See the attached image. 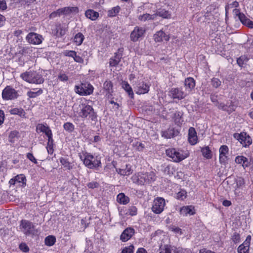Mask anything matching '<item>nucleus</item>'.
Returning <instances> with one entry per match:
<instances>
[{"label": "nucleus", "mask_w": 253, "mask_h": 253, "mask_svg": "<svg viewBox=\"0 0 253 253\" xmlns=\"http://www.w3.org/2000/svg\"><path fill=\"white\" fill-rule=\"evenodd\" d=\"M73 110L79 117L83 119H88L95 121L97 119L96 113L93 107L87 104L82 103L79 105H74Z\"/></svg>", "instance_id": "obj_1"}, {"label": "nucleus", "mask_w": 253, "mask_h": 253, "mask_svg": "<svg viewBox=\"0 0 253 253\" xmlns=\"http://www.w3.org/2000/svg\"><path fill=\"white\" fill-rule=\"evenodd\" d=\"M79 156L84 166L89 169L97 170L101 167V161L97 156L86 152L79 153Z\"/></svg>", "instance_id": "obj_2"}, {"label": "nucleus", "mask_w": 253, "mask_h": 253, "mask_svg": "<svg viewBox=\"0 0 253 253\" xmlns=\"http://www.w3.org/2000/svg\"><path fill=\"white\" fill-rule=\"evenodd\" d=\"M156 178V174L153 171L145 173L138 172L133 174L131 178L133 183L140 185L154 182Z\"/></svg>", "instance_id": "obj_3"}, {"label": "nucleus", "mask_w": 253, "mask_h": 253, "mask_svg": "<svg viewBox=\"0 0 253 253\" xmlns=\"http://www.w3.org/2000/svg\"><path fill=\"white\" fill-rule=\"evenodd\" d=\"M20 77L24 81L32 84H41L44 79L42 75L36 71L26 72L21 74Z\"/></svg>", "instance_id": "obj_4"}, {"label": "nucleus", "mask_w": 253, "mask_h": 253, "mask_svg": "<svg viewBox=\"0 0 253 253\" xmlns=\"http://www.w3.org/2000/svg\"><path fill=\"white\" fill-rule=\"evenodd\" d=\"M167 155L171 158L174 162H180L187 158L189 156L188 153L184 152L183 151H177L174 148L167 149L166 151Z\"/></svg>", "instance_id": "obj_5"}, {"label": "nucleus", "mask_w": 253, "mask_h": 253, "mask_svg": "<svg viewBox=\"0 0 253 253\" xmlns=\"http://www.w3.org/2000/svg\"><path fill=\"white\" fill-rule=\"evenodd\" d=\"M20 229L26 235H35L37 233L34 224L27 220H22L21 221Z\"/></svg>", "instance_id": "obj_6"}, {"label": "nucleus", "mask_w": 253, "mask_h": 253, "mask_svg": "<svg viewBox=\"0 0 253 253\" xmlns=\"http://www.w3.org/2000/svg\"><path fill=\"white\" fill-rule=\"evenodd\" d=\"M17 91L10 85H7L2 92V98L4 100H13L18 97Z\"/></svg>", "instance_id": "obj_7"}, {"label": "nucleus", "mask_w": 253, "mask_h": 253, "mask_svg": "<svg viewBox=\"0 0 253 253\" xmlns=\"http://www.w3.org/2000/svg\"><path fill=\"white\" fill-rule=\"evenodd\" d=\"M233 136L236 139L240 142L243 147H248L252 143L251 137L246 132L235 133Z\"/></svg>", "instance_id": "obj_8"}, {"label": "nucleus", "mask_w": 253, "mask_h": 253, "mask_svg": "<svg viewBox=\"0 0 253 253\" xmlns=\"http://www.w3.org/2000/svg\"><path fill=\"white\" fill-rule=\"evenodd\" d=\"M75 91L81 95H88L92 93L93 87L89 84H82L75 86Z\"/></svg>", "instance_id": "obj_9"}, {"label": "nucleus", "mask_w": 253, "mask_h": 253, "mask_svg": "<svg viewBox=\"0 0 253 253\" xmlns=\"http://www.w3.org/2000/svg\"><path fill=\"white\" fill-rule=\"evenodd\" d=\"M165 205V200L164 198H157L153 201L152 210L154 213L160 214L164 211Z\"/></svg>", "instance_id": "obj_10"}, {"label": "nucleus", "mask_w": 253, "mask_h": 253, "mask_svg": "<svg viewBox=\"0 0 253 253\" xmlns=\"http://www.w3.org/2000/svg\"><path fill=\"white\" fill-rule=\"evenodd\" d=\"M26 40L30 44H40L42 42L43 38L40 34L31 32L27 35Z\"/></svg>", "instance_id": "obj_11"}, {"label": "nucleus", "mask_w": 253, "mask_h": 253, "mask_svg": "<svg viewBox=\"0 0 253 253\" xmlns=\"http://www.w3.org/2000/svg\"><path fill=\"white\" fill-rule=\"evenodd\" d=\"M186 95L187 93L179 88H172L169 91V96L173 99L182 100Z\"/></svg>", "instance_id": "obj_12"}, {"label": "nucleus", "mask_w": 253, "mask_h": 253, "mask_svg": "<svg viewBox=\"0 0 253 253\" xmlns=\"http://www.w3.org/2000/svg\"><path fill=\"white\" fill-rule=\"evenodd\" d=\"M145 32V30L143 28L135 27L130 34V40L134 42L137 41L139 38L143 36Z\"/></svg>", "instance_id": "obj_13"}, {"label": "nucleus", "mask_w": 253, "mask_h": 253, "mask_svg": "<svg viewBox=\"0 0 253 253\" xmlns=\"http://www.w3.org/2000/svg\"><path fill=\"white\" fill-rule=\"evenodd\" d=\"M251 238V235H248L247 237L246 240L238 247L237 249L238 253H249Z\"/></svg>", "instance_id": "obj_14"}, {"label": "nucleus", "mask_w": 253, "mask_h": 253, "mask_svg": "<svg viewBox=\"0 0 253 253\" xmlns=\"http://www.w3.org/2000/svg\"><path fill=\"white\" fill-rule=\"evenodd\" d=\"M123 48H119L118 52L115 53V56L110 60L109 64L111 67L116 66L120 62L122 57Z\"/></svg>", "instance_id": "obj_15"}, {"label": "nucleus", "mask_w": 253, "mask_h": 253, "mask_svg": "<svg viewBox=\"0 0 253 253\" xmlns=\"http://www.w3.org/2000/svg\"><path fill=\"white\" fill-rule=\"evenodd\" d=\"M150 85L144 82H141L137 84L135 89L136 93L142 94L148 93L149 91Z\"/></svg>", "instance_id": "obj_16"}, {"label": "nucleus", "mask_w": 253, "mask_h": 253, "mask_svg": "<svg viewBox=\"0 0 253 253\" xmlns=\"http://www.w3.org/2000/svg\"><path fill=\"white\" fill-rule=\"evenodd\" d=\"M134 234V230L133 228L129 227L126 228L122 233L120 236V239L123 242L128 241Z\"/></svg>", "instance_id": "obj_17"}, {"label": "nucleus", "mask_w": 253, "mask_h": 253, "mask_svg": "<svg viewBox=\"0 0 253 253\" xmlns=\"http://www.w3.org/2000/svg\"><path fill=\"white\" fill-rule=\"evenodd\" d=\"M229 151L228 147L226 145H222L219 149V161L221 164H224L227 161L226 154Z\"/></svg>", "instance_id": "obj_18"}, {"label": "nucleus", "mask_w": 253, "mask_h": 253, "mask_svg": "<svg viewBox=\"0 0 253 253\" xmlns=\"http://www.w3.org/2000/svg\"><path fill=\"white\" fill-rule=\"evenodd\" d=\"M197 135L195 129L191 127L188 130V141L190 144L194 145L197 142Z\"/></svg>", "instance_id": "obj_19"}, {"label": "nucleus", "mask_w": 253, "mask_h": 253, "mask_svg": "<svg viewBox=\"0 0 253 253\" xmlns=\"http://www.w3.org/2000/svg\"><path fill=\"white\" fill-rule=\"evenodd\" d=\"M180 214L183 216L194 215L195 213L194 207L192 206L182 207L180 210Z\"/></svg>", "instance_id": "obj_20"}, {"label": "nucleus", "mask_w": 253, "mask_h": 253, "mask_svg": "<svg viewBox=\"0 0 253 253\" xmlns=\"http://www.w3.org/2000/svg\"><path fill=\"white\" fill-rule=\"evenodd\" d=\"M169 36L166 35L162 30L157 32L154 35V39L156 42H161L164 40L166 41H168L169 40Z\"/></svg>", "instance_id": "obj_21"}, {"label": "nucleus", "mask_w": 253, "mask_h": 253, "mask_svg": "<svg viewBox=\"0 0 253 253\" xmlns=\"http://www.w3.org/2000/svg\"><path fill=\"white\" fill-rule=\"evenodd\" d=\"M116 171L122 175H129L132 172L131 167L130 165H126L125 167H122V168L116 169Z\"/></svg>", "instance_id": "obj_22"}, {"label": "nucleus", "mask_w": 253, "mask_h": 253, "mask_svg": "<svg viewBox=\"0 0 253 253\" xmlns=\"http://www.w3.org/2000/svg\"><path fill=\"white\" fill-rule=\"evenodd\" d=\"M184 85L186 91L189 93L195 86V80L192 78H187L185 80Z\"/></svg>", "instance_id": "obj_23"}, {"label": "nucleus", "mask_w": 253, "mask_h": 253, "mask_svg": "<svg viewBox=\"0 0 253 253\" xmlns=\"http://www.w3.org/2000/svg\"><path fill=\"white\" fill-rule=\"evenodd\" d=\"M159 253H183L182 249L175 247H167L165 249H161Z\"/></svg>", "instance_id": "obj_24"}, {"label": "nucleus", "mask_w": 253, "mask_h": 253, "mask_svg": "<svg viewBox=\"0 0 253 253\" xmlns=\"http://www.w3.org/2000/svg\"><path fill=\"white\" fill-rule=\"evenodd\" d=\"M235 161L238 164H241L242 167L245 169L249 167V163L248 159L243 156H238L236 157Z\"/></svg>", "instance_id": "obj_25"}, {"label": "nucleus", "mask_w": 253, "mask_h": 253, "mask_svg": "<svg viewBox=\"0 0 253 253\" xmlns=\"http://www.w3.org/2000/svg\"><path fill=\"white\" fill-rule=\"evenodd\" d=\"M36 131L38 132L39 131L40 132L44 133L46 135H47L49 133L52 132L49 126L42 124H39L37 125Z\"/></svg>", "instance_id": "obj_26"}, {"label": "nucleus", "mask_w": 253, "mask_h": 253, "mask_svg": "<svg viewBox=\"0 0 253 253\" xmlns=\"http://www.w3.org/2000/svg\"><path fill=\"white\" fill-rule=\"evenodd\" d=\"M117 200L121 204L126 205L129 202V198L124 193H121L117 195Z\"/></svg>", "instance_id": "obj_27"}, {"label": "nucleus", "mask_w": 253, "mask_h": 253, "mask_svg": "<svg viewBox=\"0 0 253 253\" xmlns=\"http://www.w3.org/2000/svg\"><path fill=\"white\" fill-rule=\"evenodd\" d=\"M85 16L92 20H96L99 16V13L92 9H88L85 11Z\"/></svg>", "instance_id": "obj_28"}, {"label": "nucleus", "mask_w": 253, "mask_h": 253, "mask_svg": "<svg viewBox=\"0 0 253 253\" xmlns=\"http://www.w3.org/2000/svg\"><path fill=\"white\" fill-rule=\"evenodd\" d=\"M9 113L12 115H18L21 117H25V112L24 110L20 108H14L9 110Z\"/></svg>", "instance_id": "obj_29"}, {"label": "nucleus", "mask_w": 253, "mask_h": 253, "mask_svg": "<svg viewBox=\"0 0 253 253\" xmlns=\"http://www.w3.org/2000/svg\"><path fill=\"white\" fill-rule=\"evenodd\" d=\"M60 163L64 166L67 169L70 170L72 169L73 166L71 163H70L68 160L66 158L61 157L59 159Z\"/></svg>", "instance_id": "obj_30"}, {"label": "nucleus", "mask_w": 253, "mask_h": 253, "mask_svg": "<svg viewBox=\"0 0 253 253\" xmlns=\"http://www.w3.org/2000/svg\"><path fill=\"white\" fill-rule=\"evenodd\" d=\"M245 184V182L244 179L242 177H238L236 180V185L235 186V190L237 191L239 189L242 188L243 186H244Z\"/></svg>", "instance_id": "obj_31"}, {"label": "nucleus", "mask_w": 253, "mask_h": 253, "mask_svg": "<svg viewBox=\"0 0 253 253\" xmlns=\"http://www.w3.org/2000/svg\"><path fill=\"white\" fill-rule=\"evenodd\" d=\"M84 40V36L81 33H78L74 37V41L77 45H81Z\"/></svg>", "instance_id": "obj_32"}, {"label": "nucleus", "mask_w": 253, "mask_h": 253, "mask_svg": "<svg viewBox=\"0 0 253 253\" xmlns=\"http://www.w3.org/2000/svg\"><path fill=\"white\" fill-rule=\"evenodd\" d=\"M63 14L68 15L72 12L77 13L78 8L77 7H65L63 8Z\"/></svg>", "instance_id": "obj_33"}, {"label": "nucleus", "mask_w": 253, "mask_h": 253, "mask_svg": "<svg viewBox=\"0 0 253 253\" xmlns=\"http://www.w3.org/2000/svg\"><path fill=\"white\" fill-rule=\"evenodd\" d=\"M44 242L46 245L52 246L55 244L56 238L54 236L49 235L45 238Z\"/></svg>", "instance_id": "obj_34"}, {"label": "nucleus", "mask_w": 253, "mask_h": 253, "mask_svg": "<svg viewBox=\"0 0 253 253\" xmlns=\"http://www.w3.org/2000/svg\"><path fill=\"white\" fill-rule=\"evenodd\" d=\"M201 152L204 157L207 159H211L212 157L211 152L208 146L202 148Z\"/></svg>", "instance_id": "obj_35"}, {"label": "nucleus", "mask_w": 253, "mask_h": 253, "mask_svg": "<svg viewBox=\"0 0 253 253\" xmlns=\"http://www.w3.org/2000/svg\"><path fill=\"white\" fill-rule=\"evenodd\" d=\"M33 49L32 47L25 46L23 47L20 50V52L22 55L30 56L33 53Z\"/></svg>", "instance_id": "obj_36"}, {"label": "nucleus", "mask_w": 253, "mask_h": 253, "mask_svg": "<svg viewBox=\"0 0 253 253\" xmlns=\"http://www.w3.org/2000/svg\"><path fill=\"white\" fill-rule=\"evenodd\" d=\"M123 87L128 93V95L130 96L131 98L133 97V92L132 89L127 83H124L123 84Z\"/></svg>", "instance_id": "obj_37"}, {"label": "nucleus", "mask_w": 253, "mask_h": 253, "mask_svg": "<svg viewBox=\"0 0 253 253\" xmlns=\"http://www.w3.org/2000/svg\"><path fill=\"white\" fill-rule=\"evenodd\" d=\"M249 60L248 58L246 55L241 56L237 60V64L240 66L243 67V65L247 63Z\"/></svg>", "instance_id": "obj_38"}, {"label": "nucleus", "mask_w": 253, "mask_h": 253, "mask_svg": "<svg viewBox=\"0 0 253 253\" xmlns=\"http://www.w3.org/2000/svg\"><path fill=\"white\" fill-rule=\"evenodd\" d=\"M120 7L119 6L112 8L108 11V15L110 17H114L120 11Z\"/></svg>", "instance_id": "obj_39"}, {"label": "nucleus", "mask_w": 253, "mask_h": 253, "mask_svg": "<svg viewBox=\"0 0 253 253\" xmlns=\"http://www.w3.org/2000/svg\"><path fill=\"white\" fill-rule=\"evenodd\" d=\"M157 15L164 18H168L170 17V14L168 11L165 9H160L156 13Z\"/></svg>", "instance_id": "obj_40"}, {"label": "nucleus", "mask_w": 253, "mask_h": 253, "mask_svg": "<svg viewBox=\"0 0 253 253\" xmlns=\"http://www.w3.org/2000/svg\"><path fill=\"white\" fill-rule=\"evenodd\" d=\"M155 15H150L149 14H144L139 16V19L141 21H146L150 19H154L155 18Z\"/></svg>", "instance_id": "obj_41"}, {"label": "nucleus", "mask_w": 253, "mask_h": 253, "mask_svg": "<svg viewBox=\"0 0 253 253\" xmlns=\"http://www.w3.org/2000/svg\"><path fill=\"white\" fill-rule=\"evenodd\" d=\"M132 146L139 151H142L145 147L143 143L138 141L133 142L132 143Z\"/></svg>", "instance_id": "obj_42"}, {"label": "nucleus", "mask_w": 253, "mask_h": 253, "mask_svg": "<svg viewBox=\"0 0 253 253\" xmlns=\"http://www.w3.org/2000/svg\"><path fill=\"white\" fill-rule=\"evenodd\" d=\"M19 137V132L17 130L11 131L9 134V139L10 142L14 141V138Z\"/></svg>", "instance_id": "obj_43"}, {"label": "nucleus", "mask_w": 253, "mask_h": 253, "mask_svg": "<svg viewBox=\"0 0 253 253\" xmlns=\"http://www.w3.org/2000/svg\"><path fill=\"white\" fill-rule=\"evenodd\" d=\"M56 36H62L64 35L66 33V28H62L60 27V25L56 26Z\"/></svg>", "instance_id": "obj_44"}, {"label": "nucleus", "mask_w": 253, "mask_h": 253, "mask_svg": "<svg viewBox=\"0 0 253 253\" xmlns=\"http://www.w3.org/2000/svg\"><path fill=\"white\" fill-rule=\"evenodd\" d=\"M240 21L242 22L243 24L244 25L247 26V24L248 21H250V19L248 18L243 13H239V17Z\"/></svg>", "instance_id": "obj_45"}, {"label": "nucleus", "mask_w": 253, "mask_h": 253, "mask_svg": "<svg viewBox=\"0 0 253 253\" xmlns=\"http://www.w3.org/2000/svg\"><path fill=\"white\" fill-rule=\"evenodd\" d=\"M63 127L65 130L69 132H72L74 129V125L70 122L65 123L63 125Z\"/></svg>", "instance_id": "obj_46"}, {"label": "nucleus", "mask_w": 253, "mask_h": 253, "mask_svg": "<svg viewBox=\"0 0 253 253\" xmlns=\"http://www.w3.org/2000/svg\"><path fill=\"white\" fill-rule=\"evenodd\" d=\"M16 182L22 183L23 184H26V179L23 174L17 175L15 177Z\"/></svg>", "instance_id": "obj_47"}, {"label": "nucleus", "mask_w": 253, "mask_h": 253, "mask_svg": "<svg viewBox=\"0 0 253 253\" xmlns=\"http://www.w3.org/2000/svg\"><path fill=\"white\" fill-rule=\"evenodd\" d=\"M42 89H39L37 91H29L27 92V95L30 98H35V97H36L37 96L42 94Z\"/></svg>", "instance_id": "obj_48"}, {"label": "nucleus", "mask_w": 253, "mask_h": 253, "mask_svg": "<svg viewBox=\"0 0 253 253\" xmlns=\"http://www.w3.org/2000/svg\"><path fill=\"white\" fill-rule=\"evenodd\" d=\"M240 235L237 232H235L231 238L232 241L235 244L238 243L240 241Z\"/></svg>", "instance_id": "obj_49"}, {"label": "nucleus", "mask_w": 253, "mask_h": 253, "mask_svg": "<svg viewBox=\"0 0 253 253\" xmlns=\"http://www.w3.org/2000/svg\"><path fill=\"white\" fill-rule=\"evenodd\" d=\"M104 88L110 92L112 89L113 84L110 81H106L103 84Z\"/></svg>", "instance_id": "obj_50"}, {"label": "nucleus", "mask_w": 253, "mask_h": 253, "mask_svg": "<svg viewBox=\"0 0 253 253\" xmlns=\"http://www.w3.org/2000/svg\"><path fill=\"white\" fill-rule=\"evenodd\" d=\"M173 131L174 130L172 129H169L168 131L164 132L163 136L167 138L172 137L174 136Z\"/></svg>", "instance_id": "obj_51"}, {"label": "nucleus", "mask_w": 253, "mask_h": 253, "mask_svg": "<svg viewBox=\"0 0 253 253\" xmlns=\"http://www.w3.org/2000/svg\"><path fill=\"white\" fill-rule=\"evenodd\" d=\"M134 246L132 245L124 248L121 253H133Z\"/></svg>", "instance_id": "obj_52"}, {"label": "nucleus", "mask_w": 253, "mask_h": 253, "mask_svg": "<svg viewBox=\"0 0 253 253\" xmlns=\"http://www.w3.org/2000/svg\"><path fill=\"white\" fill-rule=\"evenodd\" d=\"M221 81L218 79L213 78L211 80V84L215 88L219 87L221 85Z\"/></svg>", "instance_id": "obj_53"}, {"label": "nucleus", "mask_w": 253, "mask_h": 253, "mask_svg": "<svg viewBox=\"0 0 253 253\" xmlns=\"http://www.w3.org/2000/svg\"><path fill=\"white\" fill-rule=\"evenodd\" d=\"M186 192L185 190H181L177 194V198L183 200L186 197Z\"/></svg>", "instance_id": "obj_54"}, {"label": "nucleus", "mask_w": 253, "mask_h": 253, "mask_svg": "<svg viewBox=\"0 0 253 253\" xmlns=\"http://www.w3.org/2000/svg\"><path fill=\"white\" fill-rule=\"evenodd\" d=\"M137 208L134 206L130 207L128 210L127 213L130 215H135L137 214Z\"/></svg>", "instance_id": "obj_55"}, {"label": "nucleus", "mask_w": 253, "mask_h": 253, "mask_svg": "<svg viewBox=\"0 0 253 253\" xmlns=\"http://www.w3.org/2000/svg\"><path fill=\"white\" fill-rule=\"evenodd\" d=\"M26 157L27 159H28L30 161L34 163L35 164H37L38 163L36 159L35 158L34 155L31 153H28L26 155Z\"/></svg>", "instance_id": "obj_56"}, {"label": "nucleus", "mask_w": 253, "mask_h": 253, "mask_svg": "<svg viewBox=\"0 0 253 253\" xmlns=\"http://www.w3.org/2000/svg\"><path fill=\"white\" fill-rule=\"evenodd\" d=\"M226 110H224V111H226L228 113H231L235 110L234 106L231 103L230 105L226 104Z\"/></svg>", "instance_id": "obj_57"}, {"label": "nucleus", "mask_w": 253, "mask_h": 253, "mask_svg": "<svg viewBox=\"0 0 253 253\" xmlns=\"http://www.w3.org/2000/svg\"><path fill=\"white\" fill-rule=\"evenodd\" d=\"M76 52L73 50H66L63 52V54L66 56L72 57L73 58L76 55Z\"/></svg>", "instance_id": "obj_58"}, {"label": "nucleus", "mask_w": 253, "mask_h": 253, "mask_svg": "<svg viewBox=\"0 0 253 253\" xmlns=\"http://www.w3.org/2000/svg\"><path fill=\"white\" fill-rule=\"evenodd\" d=\"M19 249L23 252L27 253L29 251V249L28 246L25 243H21L19 245Z\"/></svg>", "instance_id": "obj_59"}, {"label": "nucleus", "mask_w": 253, "mask_h": 253, "mask_svg": "<svg viewBox=\"0 0 253 253\" xmlns=\"http://www.w3.org/2000/svg\"><path fill=\"white\" fill-rule=\"evenodd\" d=\"M181 118V114L180 112L177 111L173 115V118L175 122H180Z\"/></svg>", "instance_id": "obj_60"}, {"label": "nucleus", "mask_w": 253, "mask_h": 253, "mask_svg": "<svg viewBox=\"0 0 253 253\" xmlns=\"http://www.w3.org/2000/svg\"><path fill=\"white\" fill-rule=\"evenodd\" d=\"M99 184L97 182H90L87 183V186L89 188L93 189L95 188H97L99 186Z\"/></svg>", "instance_id": "obj_61"}, {"label": "nucleus", "mask_w": 253, "mask_h": 253, "mask_svg": "<svg viewBox=\"0 0 253 253\" xmlns=\"http://www.w3.org/2000/svg\"><path fill=\"white\" fill-rule=\"evenodd\" d=\"M58 79L62 82H66L68 80V76L65 74H60L58 77Z\"/></svg>", "instance_id": "obj_62"}, {"label": "nucleus", "mask_w": 253, "mask_h": 253, "mask_svg": "<svg viewBox=\"0 0 253 253\" xmlns=\"http://www.w3.org/2000/svg\"><path fill=\"white\" fill-rule=\"evenodd\" d=\"M7 8L6 2L4 0H0V9L4 10Z\"/></svg>", "instance_id": "obj_63"}, {"label": "nucleus", "mask_w": 253, "mask_h": 253, "mask_svg": "<svg viewBox=\"0 0 253 253\" xmlns=\"http://www.w3.org/2000/svg\"><path fill=\"white\" fill-rule=\"evenodd\" d=\"M73 58L74 60L77 62L82 63L83 62V59L79 55H77V53L76 54V55L73 57Z\"/></svg>", "instance_id": "obj_64"}]
</instances>
